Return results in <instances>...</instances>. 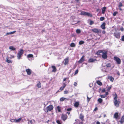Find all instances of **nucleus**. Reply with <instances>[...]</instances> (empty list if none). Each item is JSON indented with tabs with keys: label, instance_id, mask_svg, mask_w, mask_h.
I'll use <instances>...</instances> for the list:
<instances>
[{
	"label": "nucleus",
	"instance_id": "1",
	"mask_svg": "<svg viewBox=\"0 0 124 124\" xmlns=\"http://www.w3.org/2000/svg\"><path fill=\"white\" fill-rule=\"evenodd\" d=\"M114 103L115 105L117 107H118L119 106V104L120 103V101L117 100V97L116 93H115L114 95Z\"/></svg>",
	"mask_w": 124,
	"mask_h": 124
},
{
	"label": "nucleus",
	"instance_id": "2",
	"mask_svg": "<svg viewBox=\"0 0 124 124\" xmlns=\"http://www.w3.org/2000/svg\"><path fill=\"white\" fill-rule=\"evenodd\" d=\"M23 52L24 51L22 49H21L18 52L17 54V57L18 59L19 60L21 59Z\"/></svg>",
	"mask_w": 124,
	"mask_h": 124
},
{
	"label": "nucleus",
	"instance_id": "3",
	"mask_svg": "<svg viewBox=\"0 0 124 124\" xmlns=\"http://www.w3.org/2000/svg\"><path fill=\"white\" fill-rule=\"evenodd\" d=\"M80 15H86L88 16L92 17V15L90 13L87 12L82 11L81 12Z\"/></svg>",
	"mask_w": 124,
	"mask_h": 124
},
{
	"label": "nucleus",
	"instance_id": "4",
	"mask_svg": "<svg viewBox=\"0 0 124 124\" xmlns=\"http://www.w3.org/2000/svg\"><path fill=\"white\" fill-rule=\"evenodd\" d=\"M53 108L54 107L53 105H50L46 107V111H45V112H47L49 111H50L52 110H53Z\"/></svg>",
	"mask_w": 124,
	"mask_h": 124
},
{
	"label": "nucleus",
	"instance_id": "5",
	"mask_svg": "<svg viewBox=\"0 0 124 124\" xmlns=\"http://www.w3.org/2000/svg\"><path fill=\"white\" fill-rule=\"evenodd\" d=\"M92 31L95 33L97 34L100 33H101V30L100 29L94 28L92 30Z\"/></svg>",
	"mask_w": 124,
	"mask_h": 124
},
{
	"label": "nucleus",
	"instance_id": "6",
	"mask_svg": "<svg viewBox=\"0 0 124 124\" xmlns=\"http://www.w3.org/2000/svg\"><path fill=\"white\" fill-rule=\"evenodd\" d=\"M114 60L116 61L118 64H120L121 63V60L120 59L116 56H115L114 57Z\"/></svg>",
	"mask_w": 124,
	"mask_h": 124
},
{
	"label": "nucleus",
	"instance_id": "7",
	"mask_svg": "<svg viewBox=\"0 0 124 124\" xmlns=\"http://www.w3.org/2000/svg\"><path fill=\"white\" fill-rule=\"evenodd\" d=\"M102 57L104 59H106L107 58V51H104L103 53Z\"/></svg>",
	"mask_w": 124,
	"mask_h": 124
},
{
	"label": "nucleus",
	"instance_id": "8",
	"mask_svg": "<svg viewBox=\"0 0 124 124\" xmlns=\"http://www.w3.org/2000/svg\"><path fill=\"white\" fill-rule=\"evenodd\" d=\"M67 115L66 114H62L61 116V118L64 121L65 120L67 119Z\"/></svg>",
	"mask_w": 124,
	"mask_h": 124
},
{
	"label": "nucleus",
	"instance_id": "9",
	"mask_svg": "<svg viewBox=\"0 0 124 124\" xmlns=\"http://www.w3.org/2000/svg\"><path fill=\"white\" fill-rule=\"evenodd\" d=\"M84 57L85 56L84 55L78 61V62L80 63L83 62L85 60Z\"/></svg>",
	"mask_w": 124,
	"mask_h": 124
},
{
	"label": "nucleus",
	"instance_id": "10",
	"mask_svg": "<svg viewBox=\"0 0 124 124\" xmlns=\"http://www.w3.org/2000/svg\"><path fill=\"white\" fill-rule=\"evenodd\" d=\"M64 61H65L64 63V64L65 65L67 64L69 62V58L68 57L66 58L64 60Z\"/></svg>",
	"mask_w": 124,
	"mask_h": 124
},
{
	"label": "nucleus",
	"instance_id": "11",
	"mask_svg": "<svg viewBox=\"0 0 124 124\" xmlns=\"http://www.w3.org/2000/svg\"><path fill=\"white\" fill-rule=\"evenodd\" d=\"M114 35L118 39H119L120 38V33H114Z\"/></svg>",
	"mask_w": 124,
	"mask_h": 124
},
{
	"label": "nucleus",
	"instance_id": "12",
	"mask_svg": "<svg viewBox=\"0 0 124 124\" xmlns=\"http://www.w3.org/2000/svg\"><path fill=\"white\" fill-rule=\"evenodd\" d=\"M31 70L29 69H27L26 70V72L27 74L29 75H31Z\"/></svg>",
	"mask_w": 124,
	"mask_h": 124
},
{
	"label": "nucleus",
	"instance_id": "13",
	"mask_svg": "<svg viewBox=\"0 0 124 124\" xmlns=\"http://www.w3.org/2000/svg\"><path fill=\"white\" fill-rule=\"evenodd\" d=\"M104 51L103 50H99L97 52V53L96 54L97 55H101L100 54L101 53H102Z\"/></svg>",
	"mask_w": 124,
	"mask_h": 124
},
{
	"label": "nucleus",
	"instance_id": "14",
	"mask_svg": "<svg viewBox=\"0 0 124 124\" xmlns=\"http://www.w3.org/2000/svg\"><path fill=\"white\" fill-rule=\"evenodd\" d=\"M106 23H103L101 25V27L102 29H105Z\"/></svg>",
	"mask_w": 124,
	"mask_h": 124
},
{
	"label": "nucleus",
	"instance_id": "15",
	"mask_svg": "<svg viewBox=\"0 0 124 124\" xmlns=\"http://www.w3.org/2000/svg\"><path fill=\"white\" fill-rule=\"evenodd\" d=\"M84 116L82 115V114H80L79 116V118L80 119H81L82 121H84Z\"/></svg>",
	"mask_w": 124,
	"mask_h": 124
},
{
	"label": "nucleus",
	"instance_id": "16",
	"mask_svg": "<svg viewBox=\"0 0 124 124\" xmlns=\"http://www.w3.org/2000/svg\"><path fill=\"white\" fill-rule=\"evenodd\" d=\"M96 60L95 59H94L93 58H90L89 59L88 61V62H94V61Z\"/></svg>",
	"mask_w": 124,
	"mask_h": 124
},
{
	"label": "nucleus",
	"instance_id": "17",
	"mask_svg": "<svg viewBox=\"0 0 124 124\" xmlns=\"http://www.w3.org/2000/svg\"><path fill=\"white\" fill-rule=\"evenodd\" d=\"M124 122V116H123L121 118L120 122L121 124H122Z\"/></svg>",
	"mask_w": 124,
	"mask_h": 124
},
{
	"label": "nucleus",
	"instance_id": "18",
	"mask_svg": "<svg viewBox=\"0 0 124 124\" xmlns=\"http://www.w3.org/2000/svg\"><path fill=\"white\" fill-rule=\"evenodd\" d=\"M16 32V31H13L12 32H8V33H7L6 34V35H8L12 34H14Z\"/></svg>",
	"mask_w": 124,
	"mask_h": 124
},
{
	"label": "nucleus",
	"instance_id": "19",
	"mask_svg": "<svg viewBox=\"0 0 124 124\" xmlns=\"http://www.w3.org/2000/svg\"><path fill=\"white\" fill-rule=\"evenodd\" d=\"M52 68L53 69V70L52 71L53 72H55L56 71V68L54 66H52Z\"/></svg>",
	"mask_w": 124,
	"mask_h": 124
},
{
	"label": "nucleus",
	"instance_id": "20",
	"mask_svg": "<svg viewBox=\"0 0 124 124\" xmlns=\"http://www.w3.org/2000/svg\"><path fill=\"white\" fill-rule=\"evenodd\" d=\"M8 57H6V62L9 63H11L12 62V61L9 60L8 59Z\"/></svg>",
	"mask_w": 124,
	"mask_h": 124
},
{
	"label": "nucleus",
	"instance_id": "21",
	"mask_svg": "<svg viewBox=\"0 0 124 124\" xmlns=\"http://www.w3.org/2000/svg\"><path fill=\"white\" fill-rule=\"evenodd\" d=\"M108 78L112 82H113L114 80V78L112 76H109L108 77Z\"/></svg>",
	"mask_w": 124,
	"mask_h": 124
},
{
	"label": "nucleus",
	"instance_id": "22",
	"mask_svg": "<svg viewBox=\"0 0 124 124\" xmlns=\"http://www.w3.org/2000/svg\"><path fill=\"white\" fill-rule=\"evenodd\" d=\"M106 8L105 7H104L102 8V13L103 14H104L105 13V12L106 10Z\"/></svg>",
	"mask_w": 124,
	"mask_h": 124
},
{
	"label": "nucleus",
	"instance_id": "23",
	"mask_svg": "<svg viewBox=\"0 0 124 124\" xmlns=\"http://www.w3.org/2000/svg\"><path fill=\"white\" fill-rule=\"evenodd\" d=\"M28 120L29 121V122H28V124H33V121L34 122H35V121L33 119L30 121Z\"/></svg>",
	"mask_w": 124,
	"mask_h": 124
},
{
	"label": "nucleus",
	"instance_id": "24",
	"mask_svg": "<svg viewBox=\"0 0 124 124\" xmlns=\"http://www.w3.org/2000/svg\"><path fill=\"white\" fill-rule=\"evenodd\" d=\"M118 116V114L117 113H116L114 115V117L116 118H117Z\"/></svg>",
	"mask_w": 124,
	"mask_h": 124
},
{
	"label": "nucleus",
	"instance_id": "25",
	"mask_svg": "<svg viewBox=\"0 0 124 124\" xmlns=\"http://www.w3.org/2000/svg\"><path fill=\"white\" fill-rule=\"evenodd\" d=\"M9 49L12 50H16V48L12 46H10L9 47Z\"/></svg>",
	"mask_w": 124,
	"mask_h": 124
},
{
	"label": "nucleus",
	"instance_id": "26",
	"mask_svg": "<svg viewBox=\"0 0 124 124\" xmlns=\"http://www.w3.org/2000/svg\"><path fill=\"white\" fill-rule=\"evenodd\" d=\"M22 118H20L18 119H15V123H18L20 122V121L21 120Z\"/></svg>",
	"mask_w": 124,
	"mask_h": 124
},
{
	"label": "nucleus",
	"instance_id": "27",
	"mask_svg": "<svg viewBox=\"0 0 124 124\" xmlns=\"http://www.w3.org/2000/svg\"><path fill=\"white\" fill-rule=\"evenodd\" d=\"M33 55L31 54H29L28 55L27 57L28 58H30L32 57H33Z\"/></svg>",
	"mask_w": 124,
	"mask_h": 124
},
{
	"label": "nucleus",
	"instance_id": "28",
	"mask_svg": "<svg viewBox=\"0 0 124 124\" xmlns=\"http://www.w3.org/2000/svg\"><path fill=\"white\" fill-rule=\"evenodd\" d=\"M65 99H66L67 100H68V99H66L64 97H62V98H60V101H63L65 100Z\"/></svg>",
	"mask_w": 124,
	"mask_h": 124
},
{
	"label": "nucleus",
	"instance_id": "29",
	"mask_svg": "<svg viewBox=\"0 0 124 124\" xmlns=\"http://www.w3.org/2000/svg\"><path fill=\"white\" fill-rule=\"evenodd\" d=\"M97 84L100 85H102V83L99 80L97 81Z\"/></svg>",
	"mask_w": 124,
	"mask_h": 124
},
{
	"label": "nucleus",
	"instance_id": "30",
	"mask_svg": "<svg viewBox=\"0 0 124 124\" xmlns=\"http://www.w3.org/2000/svg\"><path fill=\"white\" fill-rule=\"evenodd\" d=\"M74 105L75 107H78L79 105V103L78 102H75Z\"/></svg>",
	"mask_w": 124,
	"mask_h": 124
},
{
	"label": "nucleus",
	"instance_id": "31",
	"mask_svg": "<svg viewBox=\"0 0 124 124\" xmlns=\"http://www.w3.org/2000/svg\"><path fill=\"white\" fill-rule=\"evenodd\" d=\"M98 101L100 103H101L102 101V100L101 98H100L98 99Z\"/></svg>",
	"mask_w": 124,
	"mask_h": 124
},
{
	"label": "nucleus",
	"instance_id": "32",
	"mask_svg": "<svg viewBox=\"0 0 124 124\" xmlns=\"http://www.w3.org/2000/svg\"><path fill=\"white\" fill-rule=\"evenodd\" d=\"M76 32L78 34H79L81 33V31L80 29H77L76 30Z\"/></svg>",
	"mask_w": 124,
	"mask_h": 124
},
{
	"label": "nucleus",
	"instance_id": "33",
	"mask_svg": "<svg viewBox=\"0 0 124 124\" xmlns=\"http://www.w3.org/2000/svg\"><path fill=\"white\" fill-rule=\"evenodd\" d=\"M70 46L71 47H75V45L74 43H72L71 44Z\"/></svg>",
	"mask_w": 124,
	"mask_h": 124
},
{
	"label": "nucleus",
	"instance_id": "34",
	"mask_svg": "<svg viewBox=\"0 0 124 124\" xmlns=\"http://www.w3.org/2000/svg\"><path fill=\"white\" fill-rule=\"evenodd\" d=\"M123 6L122 3L120 2L118 4V7L119 8H120Z\"/></svg>",
	"mask_w": 124,
	"mask_h": 124
},
{
	"label": "nucleus",
	"instance_id": "35",
	"mask_svg": "<svg viewBox=\"0 0 124 124\" xmlns=\"http://www.w3.org/2000/svg\"><path fill=\"white\" fill-rule=\"evenodd\" d=\"M37 86L38 88H40L41 87V83L39 82L37 85Z\"/></svg>",
	"mask_w": 124,
	"mask_h": 124
},
{
	"label": "nucleus",
	"instance_id": "36",
	"mask_svg": "<svg viewBox=\"0 0 124 124\" xmlns=\"http://www.w3.org/2000/svg\"><path fill=\"white\" fill-rule=\"evenodd\" d=\"M57 109L58 111L59 112H61V108L59 106H58L57 107Z\"/></svg>",
	"mask_w": 124,
	"mask_h": 124
},
{
	"label": "nucleus",
	"instance_id": "37",
	"mask_svg": "<svg viewBox=\"0 0 124 124\" xmlns=\"http://www.w3.org/2000/svg\"><path fill=\"white\" fill-rule=\"evenodd\" d=\"M84 43V42L83 41H81L79 42V44L80 45H82Z\"/></svg>",
	"mask_w": 124,
	"mask_h": 124
},
{
	"label": "nucleus",
	"instance_id": "38",
	"mask_svg": "<svg viewBox=\"0 0 124 124\" xmlns=\"http://www.w3.org/2000/svg\"><path fill=\"white\" fill-rule=\"evenodd\" d=\"M105 19L104 17H101L100 18V20L101 21H102L103 20Z\"/></svg>",
	"mask_w": 124,
	"mask_h": 124
},
{
	"label": "nucleus",
	"instance_id": "39",
	"mask_svg": "<svg viewBox=\"0 0 124 124\" xmlns=\"http://www.w3.org/2000/svg\"><path fill=\"white\" fill-rule=\"evenodd\" d=\"M94 23V22L93 21H92V20L90 21V23H89V24L90 25H92Z\"/></svg>",
	"mask_w": 124,
	"mask_h": 124
},
{
	"label": "nucleus",
	"instance_id": "40",
	"mask_svg": "<svg viewBox=\"0 0 124 124\" xmlns=\"http://www.w3.org/2000/svg\"><path fill=\"white\" fill-rule=\"evenodd\" d=\"M106 65L108 67H110L111 66V65L110 63H108Z\"/></svg>",
	"mask_w": 124,
	"mask_h": 124
},
{
	"label": "nucleus",
	"instance_id": "41",
	"mask_svg": "<svg viewBox=\"0 0 124 124\" xmlns=\"http://www.w3.org/2000/svg\"><path fill=\"white\" fill-rule=\"evenodd\" d=\"M69 93L68 91L67 90L65 91L64 92V94H67Z\"/></svg>",
	"mask_w": 124,
	"mask_h": 124
},
{
	"label": "nucleus",
	"instance_id": "42",
	"mask_svg": "<svg viewBox=\"0 0 124 124\" xmlns=\"http://www.w3.org/2000/svg\"><path fill=\"white\" fill-rule=\"evenodd\" d=\"M87 101L88 102L90 101L91 98H89L88 97V96L87 95Z\"/></svg>",
	"mask_w": 124,
	"mask_h": 124
},
{
	"label": "nucleus",
	"instance_id": "43",
	"mask_svg": "<svg viewBox=\"0 0 124 124\" xmlns=\"http://www.w3.org/2000/svg\"><path fill=\"white\" fill-rule=\"evenodd\" d=\"M117 12H114L113 13V15L114 16H116V14H117Z\"/></svg>",
	"mask_w": 124,
	"mask_h": 124
},
{
	"label": "nucleus",
	"instance_id": "44",
	"mask_svg": "<svg viewBox=\"0 0 124 124\" xmlns=\"http://www.w3.org/2000/svg\"><path fill=\"white\" fill-rule=\"evenodd\" d=\"M15 119H11L10 120V121L12 122H14L15 123Z\"/></svg>",
	"mask_w": 124,
	"mask_h": 124
},
{
	"label": "nucleus",
	"instance_id": "45",
	"mask_svg": "<svg viewBox=\"0 0 124 124\" xmlns=\"http://www.w3.org/2000/svg\"><path fill=\"white\" fill-rule=\"evenodd\" d=\"M100 97L101 98H104L105 97H106V96L105 95H100Z\"/></svg>",
	"mask_w": 124,
	"mask_h": 124
},
{
	"label": "nucleus",
	"instance_id": "46",
	"mask_svg": "<svg viewBox=\"0 0 124 124\" xmlns=\"http://www.w3.org/2000/svg\"><path fill=\"white\" fill-rule=\"evenodd\" d=\"M56 122L58 124H61L60 121L59 120H57Z\"/></svg>",
	"mask_w": 124,
	"mask_h": 124
},
{
	"label": "nucleus",
	"instance_id": "47",
	"mask_svg": "<svg viewBox=\"0 0 124 124\" xmlns=\"http://www.w3.org/2000/svg\"><path fill=\"white\" fill-rule=\"evenodd\" d=\"M111 87H108L107 89V91H109L111 89Z\"/></svg>",
	"mask_w": 124,
	"mask_h": 124
},
{
	"label": "nucleus",
	"instance_id": "48",
	"mask_svg": "<svg viewBox=\"0 0 124 124\" xmlns=\"http://www.w3.org/2000/svg\"><path fill=\"white\" fill-rule=\"evenodd\" d=\"M121 39L122 41H124V35L122 36Z\"/></svg>",
	"mask_w": 124,
	"mask_h": 124
},
{
	"label": "nucleus",
	"instance_id": "49",
	"mask_svg": "<svg viewBox=\"0 0 124 124\" xmlns=\"http://www.w3.org/2000/svg\"><path fill=\"white\" fill-rule=\"evenodd\" d=\"M66 85V84L65 83H64L63 84L62 87H64V88L65 87Z\"/></svg>",
	"mask_w": 124,
	"mask_h": 124
},
{
	"label": "nucleus",
	"instance_id": "50",
	"mask_svg": "<svg viewBox=\"0 0 124 124\" xmlns=\"http://www.w3.org/2000/svg\"><path fill=\"white\" fill-rule=\"evenodd\" d=\"M72 109L71 108H68L67 109V110L68 111H69L71 110Z\"/></svg>",
	"mask_w": 124,
	"mask_h": 124
},
{
	"label": "nucleus",
	"instance_id": "51",
	"mask_svg": "<svg viewBox=\"0 0 124 124\" xmlns=\"http://www.w3.org/2000/svg\"><path fill=\"white\" fill-rule=\"evenodd\" d=\"M64 88V87H62L60 88V89L61 91H62V90H63Z\"/></svg>",
	"mask_w": 124,
	"mask_h": 124
},
{
	"label": "nucleus",
	"instance_id": "52",
	"mask_svg": "<svg viewBox=\"0 0 124 124\" xmlns=\"http://www.w3.org/2000/svg\"><path fill=\"white\" fill-rule=\"evenodd\" d=\"M77 83L76 82H75L74 84V86H76L77 85Z\"/></svg>",
	"mask_w": 124,
	"mask_h": 124
},
{
	"label": "nucleus",
	"instance_id": "53",
	"mask_svg": "<svg viewBox=\"0 0 124 124\" xmlns=\"http://www.w3.org/2000/svg\"><path fill=\"white\" fill-rule=\"evenodd\" d=\"M78 70H76L75 72V74H77L78 73Z\"/></svg>",
	"mask_w": 124,
	"mask_h": 124
},
{
	"label": "nucleus",
	"instance_id": "54",
	"mask_svg": "<svg viewBox=\"0 0 124 124\" xmlns=\"http://www.w3.org/2000/svg\"><path fill=\"white\" fill-rule=\"evenodd\" d=\"M98 110V108L97 107H96L94 110V111H96Z\"/></svg>",
	"mask_w": 124,
	"mask_h": 124
},
{
	"label": "nucleus",
	"instance_id": "55",
	"mask_svg": "<svg viewBox=\"0 0 124 124\" xmlns=\"http://www.w3.org/2000/svg\"><path fill=\"white\" fill-rule=\"evenodd\" d=\"M11 57L10 58H13L14 57V56L12 55H10Z\"/></svg>",
	"mask_w": 124,
	"mask_h": 124
},
{
	"label": "nucleus",
	"instance_id": "56",
	"mask_svg": "<svg viewBox=\"0 0 124 124\" xmlns=\"http://www.w3.org/2000/svg\"><path fill=\"white\" fill-rule=\"evenodd\" d=\"M105 89H102V92H105Z\"/></svg>",
	"mask_w": 124,
	"mask_h": 124
},
{
	"label": "nucleus",
	"instance_id": "57",
	"mask_svg": "<svg viewBox=\"0 0 124 124\" xmlns=\"http://www.w3.org/2000/svg\"><path fill=\"white\" fill-rule=\"evenodd\" d=\"M96 124H100V122L99 121H97L96 123Z\"/></svg>",
	"mask_w": 124,
	"mask_h": 124
},
{
	"label": "nucleus",
	"instance_id": "58",
	"mask_svg": "<svg viewBox=\"0 0 124 124\" xmlns=\"http://www.w3.org/2000/svg\"><path fill=\"white\" fill-rule=\"evenodd\" d=\"M66 79H67V78H64L63 79V81H65L66 80Z\"/></svg>",
	"mask_w": 124,
	"mask_h": 124
},
{
	"label": "nucleus",
	"instance_id": "59",
	"mask_svg": "<svg viewBox=\"0 0 124 124\" xmlns=\"http://www.w3.org/2000/svg\"><path fill=\"white\" fill-rule=\"evenodd\" d=\"M105 94H106V95H107L108 94V92H106Z\"/></svg>",
	"mask_w": 124,
	"mask_h": 124
},
{
	"label": "nucleus",
	"instance_id": "60",
	"mask_svg": "<svg viewBox=\"0 0 124 124\" xmlns=\"http://www.w3.org/2000/svg\"><path fill=\"white\" fill-rule=\"evenodd\" d=\"M102 33L103 34H104L106 32L105 31H103L102 32Z\"/></svg>",
	"mask_w": 124,
	"mask_h": 124
},
{
	"label": "nucleus",
	"instance_id": "61",
	"mask_svg": "<svg viewBox=\"0 0 124 124\" xmlns=\"http://www.w3.org/2000/svg\"><path fill=\"white\" fill-rule=\"evenodd\" d=\"M79 124H83L82 122H80L79 123Z\"/></svg>",
	"mask_w": 124,
	"mask_h": 124
},
{
	"label": "nucleus",
	"instance_id": "62",
	"mask_svg": "<svg viewBox=\"0 0 124 124\" xmlns=\"http://www.w3.org/2000/svg\"><path fill=\"white\" fill-rule=\"evenodd\" d=\"M99 10V9H97V11L98 12Z\"/></svg>",
	"mask_w": 124,
	"mask_h": 124
},
{
	"label": "nucleus",
	"instance_id": "63",
	"mask_svg": "<svg viewBox=\"0 0 124 124\" xmlns=\"http://www.w3.org/2000/svg\"><path fill=\"white\" fill-rule=\"evenodd\" d=\"M67 114H68L69 115L70 114V112H67L66 113Z\"/></svg>",
	"mask_w": 124,
	"mask_h": 124
},
{
	"label": "nucleus",
	"instance_id": "64",
	"mask_svg": "<svg viewBox=\"0 0 124 124\" xmlns=\"http://www.w3.org/2000/svg\"><path fill=\"white\" fill-rule=\"evenodd\" d=\"M119 8V10H121V11H122V9L121 8Z\"/></svg>",
	"mask_w": 124,
	"mask_h": 124
}]
</instances>
